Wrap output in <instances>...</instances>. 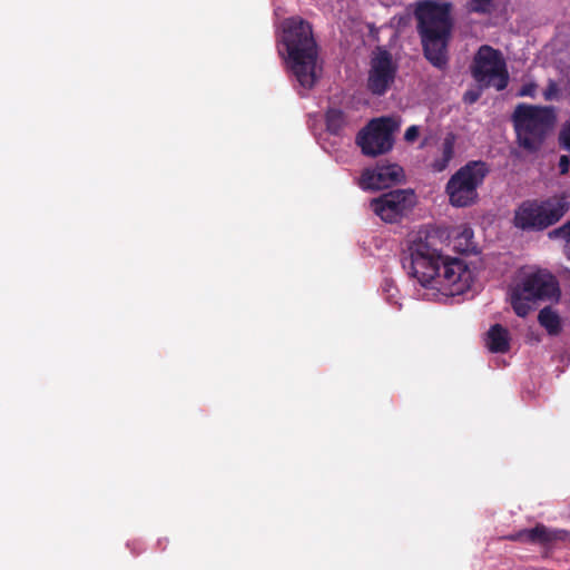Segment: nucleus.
<instances>
[{"label":"nucleus","mask_w":570,"mask_h":570,"mask_svg":"<svg viewBox=\"0 0 570 570\" xmlns=\"http://www.w3.org/2000/svg\"><path fill=\"white\" fill-rule=\"evenodd\" d=\"M490 173L483 160H470L448 180L445 193L454 207H468L478 200V188Z\"/></svg>","instance_id":"7"},{"label":"nucleus","mask_w":570,"mask_h":570,"mask_svg":"<svg viewBox=\"0 0 570 570\" xmlns=\"http://www.w3.org/2000/svg\"><path fill=\"white\" fill-rule=\"evenodd\" d=\"M404 170L397 164H377L362 171L358 185L364 190L385 189L402 181Z\"/></svg>","instance_id":"13"},{"label":"nucleus","mask_w":570,"mask_h":570,"mask_svg":"<svg viewBox=\"0 0 570 570\" xmlns=\"http://www.w3.org/2000/svg\"><path fill=\"white\" fill-rule=\"evenodd\" d=\"M326 129L332 135H338L346 125V116L338 108H328L325 114Z\"/></svg>","instance_id":"18"},{"label":"nucleus","mask_w":570,"mask_h":570,"mask_svg":"<svg viewBox=\"0 0 570 570\" xmlns=\"http://www.w3.org/2000/svg\"><path fill=\"white\" fill-rule=\"evenodd\" d=\"M426 145H428V139L425 138V139L421 142L420 148H424Z\"/></svg>","instance_id":"28"},{"label":"nucleus","mask_w":570,"mask_h":570,"mask_svg":"<svg viewBox=\"0 0 570 570\" xmlns=\"http://www.w3.org/2000/svg\"><path fill=\"white\" fill-rule=\"evenodd\" d=\"M550 238H562L564 240L563 253L570 259V219L562 226L549 233Z\"/></svg>","instance_id":"21"},{"label":"nucleus","mask_w":570,"mask_h":570,"mask_svg":"<svg viewBox=\"0 0 570 570\" xmlns=\"http://www.w3.org/2000/svg\"><path fill=\"white\" fill-rule=\"evenodd\" d=\"M419 135H420L419 126L412 125L406 129V131L404 134V140L407 142H414L416 140V138L419 137Z\"/></svg>","instance_id":"24"},{"label":"nucleus","mask_w":570,"mask_h":570,"mask_svg":"<svg viewBox=\"0 0 570 570\" xmlns=\"http://www.w3.org/2000/svg\"><path fill=\"white\" fill-rule=\"evenodd\" d=\"M454 248L462 253L469 254L475 252V244L473 242V230L469 227H465L458 236L454 238Z\"/></svg>","instance_id":"19"},{"label":"nucleus","mask_w":570,"mask_h":570,"mask_svg":"<svg viewBox=\"0 0 570 570\" xmlns=\"http://www.w3.org/2000/svg\"><path fill=\"white\" fill-rule=\"evenodd\" d=\"M401 121L394 117L371 119L356 135V145L365 156L376 157L387 154L394 146V134L400 129Z\"/></svg>","instance_id":"8"},{"label":"nucleus","mask_w":570,"mask_h":570,"mask_svg":"<svg viewBox=\"0 0 570 570\" xmlns=\"http://www.w3.org/2000/svg\"><path fill=\"white\" fill-rule=\"evenodd\" d=\"M485 342L490 352L507 353L510 350L509 331L501 324H494L489 328Z\"/></svg>","instance_id":"15"},{"label":"nucleus","mask_w":570,"mask_h":570,"mask_svg":"<svg viewBox=\"0 0 570 570\" xmlns=\"http://www.w3.org/2000/svg\"><path fill=\"white\" fill-rule=\"evenodd\" d=\"M413 196L411 190H391L372 199L370 207L382 220L395 223L411 208Z\"/></svg>","instance_id":"11"},{"label":"nucleus","mask_w":570,"mask_h":570,"mask_svg":"<svg viewBox=\"0 0 570 570\" xmlns=\"http://www.w3.org/2000/svg\"><path fill=\"white\" fill-rule=\"evenodd\" d=\"M397 67L389 51H381L372 59L367 78V89L374 96H383L393 85Z\"/></svg>","instance_id":"12"},{"label":"nucleus","mask_w":570,"mask_h":570,"mask_svg":"<svg viewBox=\"0 0 570 570\" xmlns=\"http://www.w3.org/2000/svg\"><path fill=\"white\" fill-rule=\"evenodd\" d=\"M569 532L563 529H552L543 523H537L531 529H522L515 533L509 534L508 540L528 544H539L542 547H551L558 541H566Z\"/></svg>","instance_id":"14"},{"label":"nucleus","mask_w":570,"mask_h":570,"mask_svg":"<svg viewBox=\"0 0 570 570\" xmlns=\"http://www.w3.org/2000/svg\"><path fill=\"white\" fill-rule=\"evenodd\" d=\"M439 238L429 232H419L411 240L402 258L403 268L409 276L415 278L422 286L432 285L441 268L443 255L441 254Z\"/></svg>","instance_id":"4"},{"label":"nucleus","mask_w":570,"mask_h":570,"mask_svg":"<svg viewBox=\"0 0 570 570\" xmlns=\"http://www.w3.org/2000/svg\"><path fill=\"white\" fill-rule=\"evenodd\" d=\"M559 147L570 153V117L563 122L558 134Z\"/></svg>","instance_id":"22"},{"label":"nucleus","mask_w":570,"mask_h":570,"mask_svg":"<svg viewBox=\"0 0 570 570\" xmlns=\"http://www.w3.org/2000/svg\"><path fill=\"white\" fill-rule=\"evenodd\" d=\"M421 0L416 2L414 16L417 32L421 37L423 53L434 67L443 69L448 65V45L451 38L453 21L452 3L445 0Z\"/></svg>","instance_id":"2"},{"label":"nucleus","mask_w":570,"mask_h":570,"mask_svg":"<svg viewBox=\"0 0 570 570\" xmlns=\"http://www.w3.org/2000/svg\"><path fill=\"white\" fill-rule=\"evenodd\" d=\"M556 120L552 106L519 104L512 114L517 144L529 154L540 151Z\"/></svg>","instance_id":"3"},{"label":"nucleus","mask_w":570,"mask_h":570,"mask_svg":"<svg viewBox=\"0 0 570 570\" xmlns=\"http://www.w3.org/2000/svg\"><path fill=\"white\" fill-rule=\"evenodd\" d=\"M559 171L561 175H567L569 173L570 167V158L567 155H562L559 159Z\"/></svg>","instance_id":"26"},{"label":"nucleus","mask_w":570,"mask_h":570,"mask_svg":"<svg viewBox=\"0 0 570 570\" xmlns=\"http://www.w3.org/2000/svg\"><path fill=\"white\" fill-rule=\"evenodd\" d=\"M558 94H559L558 85L554 81H550L543 92V97L546 100L550 101V100L556 99L558 97Z\"/></svg>","instance_id":"23"},{"label":"nucleus","mask_w":570,"mask_h":570,"mask_svg":"<svg viewBox=\"0 0 570 570\" xmlns=\"http://www.w3.org/2000/svg\"><path fill=\"white\" fill-rule=\"evenodd\" d=\"M278 52L304 89H312L316 81V62L318 46L313 35L312 26L299 17L287 18L283 21Z\"/></svg>","instance_id":"1"},{"label":"nucleus","mask_w":570,"mask_h":570,"mask_svg":"<svg viewBox=\"0 0 570 570\" xmlns=\"http://www.w3.org/2000/svg\"><path fill=\"white\" fill-rule=\"evenodd\" d=\"M559 297L560 287L557 278L544 269L527 274L509 288L511 307L519 317H527L534 303L557 301Z\"/></svg>","instance_id":"5"},{"label":"nucleus","mask_w":570,"mask_h":570,"mask_svg":"<svg viewBox=\"0 0 570 570\" xmlns=\"http://www.w3.org/2000/svg\"><path fill=\"white\" fill-rule=\"evenodd\" d=\"M468 11L476 14H491L495 9V0H466Z\"/></svg>","instance_id":"20"},{"label":"nucleus","mask_w":570,"mask_h":570,"mask_svg":"<svg viewBox=\"0 0 570 570\" xmlns=\"http://www.w3.org/2000/svg\"><path fill=\"white\" fill-rule=\"evenodd\" d=\"M480 96H481V94H480L479 91H475V90H469V91H466V92L464 94V96H463V101H464L465 104H470V105H472V104L476 102V101L480 99Z\"/></svg>","instance_id":"27"},{"label":"nucleus","mask_w":570,"mask_h":570,"mask_svg":"<svg viewBox=\"0 0 570 570\" xmlns=\"http://www.w3.org/2000/svg\"><path fill=\"white\" fill-rule=\"evenodd\" d=\"M472 281L473 272L463 259L444 256L431 286L454 296L470 289Z\"/></svg>","instance_id":"10"},{"label":"nucleus","mask_w":570,"mask_h":570,"mask_svg":"<svg viewBox=\"0 0 570 570\" xmlns=\"http://www.w3.org/2000/svg\"><path fill=\"white\" fill-rule=\"evenodd\" d=\"M471 73L481 87H494L501 91L509 83V72L502 53L488 45L481 46L475 53Z\"/></svg>","instance_id":"9"},{"label":"nucleus","mask_w":570,"mask_h":570,"mask_svg":"<svg viewBox=\"0 0 570 570\" xmlns=\"http://www.w3.org/2000/svg\"><path fill=\"white\" fill-rule=\"evenodd\" d=\"M568 212L563 198L528 199L514 210L513 224L522 230L541 232L558 223Z\"/></svg>","instance_id":"6"},{"label":"nucleus","mask_w":570,"mask_h":570,"mask_svg":"<svg viewBox=\"0 0 570 570\" xmlns=\"http://www.w3.org/2000/svg\"><path fill=\"white\" fill-rule=\"evenodd\" d=\"M455 141V134L448 132L445 135L441 146L442 156L440 158H435L431 164V168L433 169V171L441 173L448 168L450 161L454 157Z\"/></svg>","instance_id":"16"},{"label":"nucleus","mask_w":570,"mask_h":570,"mask_svg":"<svg viewBox=\"0 0 570 570\" xmlns=\"http://www.w3.org/2000/svg\"><path fill=\"white\" fill-rule=\"evenodd\" d=\"M538 322L551 336L559 335L562 330L560 316L549 306L539 312Z\"/></svg>","instance_id":"17"},{"label":"nucleus","mask_w":570,"mask_h":570,"mask_svg":"<svg viewBox=\"0 0 570 570\" xmlns=\"http://www.w3.org/2000/svg\"><path fill=\"white\" fill-rule=\"evenodd\" d=\"M537 86L532 82L525 83L521 87L519 91L520 97H533L535 92Z\"/></svg>","instance_id":"25"}]
</instances>
